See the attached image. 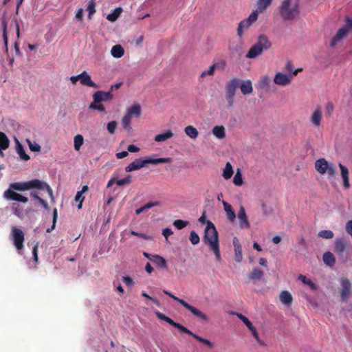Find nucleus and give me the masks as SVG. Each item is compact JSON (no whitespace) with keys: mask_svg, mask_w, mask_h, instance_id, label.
Listing matches in <instances>:
<instances>
[{"mask_svg":"<svg viewBox=\"0 0 352 352\" xmlns=\"http://www.w3.org/2000/svg\"><path fill=\"white\" fill-rule=\"evenodd\" d=\"M339 167L341 171V177L343 179V186L345 189H348L350 187L349 169L340 163L339 164Z\"/></svg>","mask_w":352,"mask_h":352,"instance_id":"obj_20","label":"nucleus"},{"mask_svg":"<svg viewBox=\"0 0 352 352\" xmlns=\"http://www.w3.org/2000/svg\"><path fill=\"white\" fill-rule=\"evenodd\" d=\"M232 175H233L232 166L230 162H227L226 164V166L223 169V177L226 179H228L231 178Z\"/></svg>","mask_w":352,"mask_h":352,"instance_id":"obj_38","label":"nucleus"},{"mask_svg":"<svg viewBox=\"0 0 352 352\" xmlns=\"http://www.w3.org/2000/svg\"><path fill=\"white\" fill-rule=\"evenodd\" d=\"M173 225L178 230H182L188 225V221L177 219L173 222Z\"/></svg>","mask_w":352,"mask_h":352,"instance_id":"obj_50","label":"nucleus"},{"mask_svg":"<svg viewBox=\"0 0 352 352\" xmlns=\"http://www.w3.org/2000/svg\"><path fill=\"white\" fill-rule=\"evenodd\" d=\"M345 228L346 232L352 236V220L346 222Z\"/></svg>","mask_w":352,"mask_h":352,"instance_id":"obj_64","label":"nucleus"},{"mask_svg":"<svg viewBox=\"0 0 352 352\" xmlns=\"http://www.w3.org/2000/svg\"><path fill=\"white\" fill-rule=\"evenodd\" d=\"M298 279L300 280L304 284L309 285L312 290L317 289L318 287L316 284L311 281L310 279H308L305 276L300 275L298 276Z\"/></svg>","mask_w":352,"mask_h":352,"instance_id":"obj_40","label":"nucleus"},{"mask_svg":"<svg viewBox=\"0 0 352 352\" xmlns=\"http://www.w3.org/2000/svg\"><path fill=\"white\" fill-rule=\"evenodd\" d=\"M189 239L192 245H197L199 243L200 239L195 231H191Z\"/></svg>","mask_w":352,"mask_h":352,"instance_id":"obj_48","label":"nucleus"},{"mask_svg":"<svg viewBox=\"0 0 352 352\" xmlns=\"http://www.w3.org/2000/svg\"><path fill=\"white\" fill-rule=\"evenodd\" d=\"M39 186L40 187H36L37 189H43V190H46L47 192H48L49 195L50 196V197L52 199L54 198V196H53V190L51 188V187L45 182H42L40 180V184H39Z\"/></svg>","mask_w":352,"mask_h":352,"instance_id":"obj_46","label":"nucleus"},{"mask_svg":"<svg viewBox=\"0 0 352 352\" xmlns=\"http://www.w3.org/2000/svg\"><path fill=\"white\" fill-rule=\"evenodd\" d=\"M96 3L94 0L89 1L87 6V10L89 12L88 17L91 19V16L93 14L96 12Z\"/></svg>","mask_w":352,"mask_h":352,"instance_id":"obj_49","label":"nucleus"},{"mask_svg":"<svg viewBox=\"0 0 352 352\" xmlns=\"http://www.w3.org/2000/svg\"><path fill=\"white\" fill-rule=\"evenodd\" d=\"M117 122L115 120L111 121L107 124V130L109 133L113 134L116 132V129L117 127Z\"/></svg>","mask_w":352,"mask_h":352,"instance_id":"obj_53","label":"nucleus"},{"mask_svg":"<svg viewBox=\"0 0 352 352\" xmlns=\"http://www.w3.org/2000/svg\"><path fill=\"white\" fill-rule=\"evenodd\" d=\"M215 65H211L209 69L206 71H204L201 74V77H205L207 75H213L214 74V70H215Z\"/></svg>","mask_w":352,"mask_h":352,"instance_id":"obj_58","label":"nucleus"},{"mask_svg":"<svg viewBox=\"0 0 352 352\" xmlns=\"http://www.w3.org/2000/svg\"><path fill=\"white\" fill-rule=\"evenodd\" d=\"M12 233L14 245L17 250H21L23 247L24 241V234L23 231L16 227H13L12 228Z\"/></svg>","mask_w":352,"mask_h":352,"instance_id":"obj_14","label":"nucleus"},{"mask_svg":"<svg viewBox=\"0 0 352 352\" xmlns=\"http://www.w3.org/2000/svg\"><path fill=\"white\" fill-rule=\"evenodd\" d=\"M344 28H346L349 32L352 30V19L346 18L344 25L342 26Z\"/></svg>","mask_w":352,"mask_h":352,"instance_id":"obj_62","label":"nucleus"},{"mask_svg":"<svg viewBox=\"0 0 352 352\" xmlns=\"http://www.w3.org/2000/svg\"><path fill=\"white\" fill-rule=\"evenodd\" d=\"M84 138L82 135H76L74 137V148L76 151H79L81 146L83 144Z\"/></svg>","mask_w":352,"mask_h":352,"instance_id":"obj_43","label":"nucleus"},{"mask_svg":"<svg viewBox=\"0 0 352 352\" xmlns=\"http://www.w3.org/2000/svg\"><path fill=\"white\" fill-rule=\"evenodd\" d=\"M172 158L170 157H160L156 159H151L150 157H146L145 160L135 159L133 162L129 164L126 168V172H131L133 170H139L148 164H158L162 163H170Z\"/></svg>","mask_w":352,"mask_h":352,"instance_id":"obj_3","label":"nucleus"},{"mask_svg":"<svg viewBox=\"0 0 352 352\" xmlns=\"http://www.w3.org/2000/svg\"><path fill=\"white\" fill-rule=\"evenodd\" d=\"M100 102H95V100H94L93 102H91L89 105V109L104 112L105 107L103 104H100Z\"/></svg>","mask_w":352,"mask_h":352,"instance_id":"obj_45","label":"nucleus"},{"mask_svg":"<svg viewBox=\"0 0 352 352\" xmlns=\"http://www.w3.org/2000/svg\"><path fill=\"white\" fill-rule=\"evenodd\" d=\"M253 337L255 338V340L258 342V343L262 346H264L265 345V343L263 341H262L261 339H260V337H259V334L258 333V331H256V329L255 327H254L253 329H252V330H250Z\"/></svg>","mask_w":352,"mask_h":352,"instance_id":"obj_57","label":"nucleus"},{"mask_svg":"<svg viewBox=\"0 0 352 352\" xmlns=\"http://www.w3.org/2000/svg\"><path fill=\"white\" fill-rule=\"evenodd\" d=\"M315 168L320 174L327 173L329 177H335L336 169L333 163L329 164L324 158L316 161Z\"/></svg>","mask_w":352,"mask_h":352,"instance_id":"obj_8","label":"nucleus"},{"mask_svg":"<svg viewBox=\"0 0 352 352\" xmlns=\"http://www.w3.org/2000/svg\"><path fill=\"white\" fill-rule=\"evenodd\" d=\"M12 26L14 27V28L16 30V36L19 38L20 36V28H19V24L18 22V20L16 17H14L12 19L10 28H11Z\"/></svg>","mask_w":352,"mask_h":352,"instance_id":"obj_55","label":"nucleus"},{"mask_svg":"<svg viewBox=\"0 0 352 352\" xmlns=\"http://www.w3.org/2000/svg\"><path fill=\"white\" fill-rule=\"evenodd\" d=\"M122 12V9L121 8H116L112 13L109 14L107 16V20L109 21L113 22L116 21L120 14Z\"/></svg>","mask_w":352,"mask_h":352,"instance_id":"obj_37","label":"nucleus"},{"mask_svg":"<svg viewBox=\"0 0 352 352\" xmlns=\"http://www.w3.org/2000/svg\"><path fill=\"white\" fill-rule=\"evenodd\" d=\"M7 28H8V22L7 19L6 18L5 14L2 16V32H3V39L4 42V45L6 46V50H8V35H7Z\"/></svg>","mask_w":352,"mask_h":352,"instance_id":"obj_27","label":"nucleus"},{"mask_svg":"<svg viewBox=\"0 0 352 352\" xmlns=\"http://www.w3.org/2000/svg\"><path fill=\"white\" fill-rule=\"evenodd\" d=\"M273 0H257L256 6L258 12H264L270 6Z\"/></svg>","mask_w":352,"mask_h":352,"instance_id":"obj_31","label":"nucleus"},{"mask_svg":"<svg viewBox=\"0 0 352 352\" xmlns=\"http://www.w3.org/2000/svg\"><path fill=\"white\" fill-rule=\"evenodd\" d=\"M238 219L239 221V226L241 228H249L250 227L245 209L242 206H240L239 210L238 212Z\"/></svg>","mask_w":352,"mask_h":352,"instance_id":"obj_16","label":"nucleus"},{"mask_svg":"<svg viewBox=\"0 0 352 352\" xmlns=\"http://www.w3.org/2000/svg\"><path fill=\"white\" fill-rule=\"evenodd\" d=\"M223 205L228 219L231 222H233L236 219V214L234 211L232 210V206L225 201H223Z\"/></svg>","mask_w":352,"mask_h":352,"instance_id":"obj_24","label":"nucleus"},{"mask_svg":"<svg viewBox=\"0 0 352 352\" xmlns=\"http://www.w3.org/2000/svg\"><path fill=\"white\" fill-rule=\"evenodd\" d=\"M127 115L132 118L133 116L139 117L141 115V107L139 104H134L127 110Z\"/></svg>","mask_w":352,"mask_h":352,"instance_id":"obj_29","label":"nucleus"},{"mask_svg":"<svg viewBox=\"0 0 352 352\" xmlns=\"http://www.w3.org/2000/svg\"><path fill=\"white\" fill-rule=\"evenodd\" d=\"M160 205V202L159 201H154V202H148L146 204H144L142 207L144 211H146L148 210V209L154 207V206H157Z\"/></svg>","mask_w":352,"mask_h":352,"instance_id":"obj_60","label":"nucleus"},{"mask_svg":"<svg viewBox=\"0 0 352 352\" xmlns=\"http://www.w3.org/2000/svg\"><path fill=\"white\" fill-rule=\"evenodd\" d=\"M322 258L324 263L327 266L333 267L336 263V258L331 252H324Z\"/></svg>","mask_w":352,"mask_h":352,"instance_id":"obj_26","label":"nucleus"},{"mask_svg":"<svg viewBox=\"0 0 352 352\" xmlns=\"http://www.w3.org/2000/svg\"><path fill=\"white\" fill-rule=\"evenodd\" d=\"M241 84V80L237 78H233L226 83V94L225 97L228 102V107H232L234 105V98Z\"/></svg>","mask_w":352,"mask_h":352,"instance_id":"obj_6","label":"nucleus"},{"mask_svg":"<svg viewBox=\"0 0 352 352\" xmlns=\"http://www.w3.org/2000/svg\"><path fill=\"white\" fill-rule=\"evenodd\" d=\"M93 98L95 102L110 101L113 100V96L110 90L109 91H98L93 95Z\"/></svg>","mask_w":352,"mask_h":352,"instance_id":"obj_15","label":"nucleus"},{"mask_svg":"<svg viewBox=\"0 0 352 352\" xmlns=\"http://www.w3.org/2000/svg\"><path fill=\"white\" fill-rule=\"evenodd\" d=\"M122 281L128 287H133L134 285L133 278L129 276H123Z\"/></svg>","mask_w":352,"mask_h":352,"instance_id":"obj_59","label":"nucleus"},{"mask_svg":"<svg viewBox=\"0 0 352 352\" xmlns=\"http://www.w3.org/2000/svg\"><path fill=\"white\" fill-rule=\"evenodd\" d=\"M58 218V211L56 208H54L53 210V219H52V226L50 228L47 229V232H50L55 228L56 223Z\"/></svg>","mask_w":352,"mask_h":352,"instance_id":"obj_52","label":"nucleus"},{"mask_svg":"<svg viewBox=\"0 0 352 352\" xmlns=\"http://www.w3.org/2000/svg\"><path fill=\"white\" fill-rule=\"evenodd\" d=\"M291 1L292 0H283L280 6V14L285 20H292L300 13L298 1H296L292 6Z\"/></svg>","mask_w":352,"mask_h":352,"instance_id":"obj_5","label":"nucleus"},{"mask_svg":"<svg viewBox=\"0 0 352 352\" xmlns=\"http://www.w3.org/2000/svg\"><path fill=\"white\" fill-rule=\"evenodd\" d=\"M16 152L20 156V157L25 161L29 160L30 156L25 153V151L23 146L17 140H16Z\"/></svg>","mask_w":352,"mask_h":352,"instance_id":"obj_30","label":"nucleus"},{"mask_svg":"<svg viewBox=\"0 0 352 352\" xmlns=\"http://www.w3.org/2000/svg\"><path fill=\"white\" fill-rule=\"evenodd\" d=\"M40 180L38 179H34L25 182H14L10 184L11 190L25 191L32 188H36L39 186Z\"/></svg>","mask_w":352,"mask_h":352,"instance_id":"obj_10","label":"nucleus"},{"mask_svg":"<svg viewBox=\"0 0 352 352\" xmlns=\"http://www.w3.org/2000/svg\"><path fill=\"white\" fill-rule=\"evenodd\" d=\"M293 69L294 67L292 62L291 60H287L284 68L285 71L287 72V74H292L293 72H294Z\"/></svg>","mask_w":352,"mask_h":352,"instance_id":"obj_61","label":"nucleus"},{"mask_svg":"<svg viewBox=\"0 0 352 352\" xmlns=\"http://www.w3.org/2000/svg\"><path fill=\"white\" fill-rule=\"evenodd\" d=\"M85 199V197L82 196V192H77L76 197H75V201L76 202H78V208L80 209L82 208V201Z\"/></svg>","mask_w":352,"mask_h":352,"instance_id":"obj_56","label":"nucleus"},{"mask_svg":"<svg viewBox=\"0 0 352 352\" xmlns=\"http://www.w3.org/2000/svg\"><path fill=\"white\" fill-rule=\"evenodd\" d=\"M111 53L113 57L119 58L124 55V50L120 45H116L111 48Z\"/></svg>","mask_w":352,"mask_h":352,"instance_id":"obj_32","label":"nucleus"},{"mask_svg":"<svg viewBox=\"0 0 352 352\" xmlns=\"http://www.w3.org/2000/svg\"><path fill=\"white\" fill-rule=\"evenodd\" d=\"M302 70V68H298L292 74H283L282 72H278L274 76V82L275 84L280 86H287L291 83L293 78Z\"/></svg>","mask_w":352,"mask_h":352,"instance_id":"obj_9","label":"nucleus"},{"mask_svg":"<svg viewBox=\"0 0 352 352\" xmlns=\"http://www.w3.org/2000/svg\"><path fill=\"white\" fill-rule=\"evenodd\" d=\"M142 296L152 300L155 303V305H157V307L160 306V302L159 300H157V298L150 296L144 292H142Z\"/></svg>","mask_w":352,"mask_h":352,"instance_id":"obj_63","label":"nucleus"},{"mask_svg":"<svg viewBox=\"0 0 352 352\" xmlns=\"http://www.w3.org/2000/svg\"><path fill=\"white\" fill-rule=\"evenodd\" d=\"M236 316L246 325L250 331L254 327L249 319L242 314L238 313Z\"/></svg>","mask_w":352,"mask_h":352,"instance_id":"obj_44","label":"nucleus"},{"mask_svg":"<svg viewBox=\"0 0 352 352\" xmlns=\"http://www.w3.org/2000/svg\"><path fill=\"white\" fill-rule=\"evenodd\" d=\"M131 117L126 113L122 118V125L128 131L132 130V127L131 126Z\"/></svg>","mask_w":352,"mask_h":352,"instance_id":"obj_39","label":"nucleus"},{"mask_svg":"<svg viewBox=\"0 0 352 352\" xmlns=\"http://www.w3.org/2000/svg\"><path fill=\"white\" fill-rule=\"evenodd\" d=\"M164 293L173 298V300H176L179 303H180L183 307H184L186 309L189 310L194 316L199 318V319L208 321V317L206 314L197 309L196 307L190 305L189 303L184 300L183 299L179 298L178 297L174 296L173 294L170 293L168 291L164 290Z\"/></svg>","mask_w":352,"mask_h":352,"instance_id":"obj_7","label":"nucleus"},{"mask_svg":"<svg viewBox=\"0 0 352 352\" xmlns=\"http://www.w3.org/2000/svg\"><path fill=\"white\" fill-rule=\"evenodd\" d=\"M349 32L343 27L339 28L337 33L333 37L331 41V46L333 47H335L337 45L338 42L342 39L344 37H345Z\"/></svg>","mask_w":352,"mask_h":352,"instance_id":"obj_19","label":"nucleus"},{"mask_svg":"<svg viewBox=\"0 0 352 352\" xmlns=\"http://www.w3.org/2000/svg\"><path fill=\"white\" fill-rule=\"evenodd\" d=\"M212 133L219 139L226 137L225 128L223 126H216L212 129Z\"/></svg>","mask_w":352,"mask_h":352,"instance_id":"obj_35","label":"nucleus"},{"mask_svg":"<svg viewBox=\"0 0 352 352\" xmlns=\"http://www.w3.org/2000/svg\"><path fill=\"white\" fill-rule=\"evenodd\" d=\"M341 289L340 291L342 301H346L351 296V283L345 278L340 280Z\"/></svg>","mask_w":352,"mask_h":352,"instance_id":"obj_12","label":"nucleus"},{"mask_svg":"<svg viewBox=\"0 0 352 352\" xmlns=\"http://www.w3.org/2000/svg\"><path fill=\"white\" fill-rule=\"evenodd\" d=\"M233 182L236 186H238L242 185L243 178H242V175L240 172H237L235 174V175L234 177Z\"/></svg>","mask_w":352,"mask_h":352,"instance_id":"obj_54","label":"nucleus"},{"mask_svg":"<svg viewBox=\"0 0 352 352\" xmlns=\"http://www.w3.org/2000/svg\"><path fill=\"white\" fill-rule=\"evenodd\" d=\"M279 298H280V302L287 306H289L292 304V300H293L292 296L287 291L281 292V293L279 296Z\"/></svg>","mask_w":352,"mask_h":352,"instance_id":"obj_25","label":"nucleus"},{"mask_svg":"<svg viewBox=\"0 0 352 352\" xmlns=\"http://www.w3.org/2000/svg\"><path fill=\"white\" fill-rule=\"evenodd\" d=\"M239 87H240L241 91L243 95L250 94L253 91L252 85L250 80H241Z\"/></svg>","mask_w":352,"mask_h":352,"instance_id":"obj_23","label":"nucleus"},{"mask_svg":"<svg viewBox=\"0 0 352 352\" xmlns=\"http://www.w3.org/2000/svg\"><path fill=\"white\" fill-rule=\"evenodd\" d=\"M322 120V111L321 108L320 107H318L314 109V112L312 113L310 118V121L314 126L318 127L321 124Z\"/></svg>","mask_w":352,"mask_h":352,"instance_id":"obj_17","label":"nucleus"},{"mask_svg":"<svg viewBox=\"0 0 352 352\" xmlns=\"http://www.w3.org/2000/svg\"><path fill=\"white\" fill-rule=\"evenodd\" d=\"M258 19V11H253L248 19L241 21L237 28V34L241 37L243 31L248 29Z\"/></svg>","mask_w":352,"mask_h":352,"instance_id":"obj_11","label":"nucleus"},{"mask_svg":"<svg viewBox=\"0 0 352 352\" xmlns=\"http://www.w3.org/2000/svg\"><path fill=\"white\" fill-rule=\"evenodd\" d=\"M347 242L344 238H337L335 240V252L340 254L346 250Z\"/></svg>","mask_w":352,"mask_h":352,"instance_id":"obj_21","label":"nucleus"},{"mask_svg":"<svg viewBox=\"0 0 352 352\" xmlns=\"http://www.w3.org/2000/svg\"><path fill=\"white\" fill-rule=\"evenodd\" d=\"M173 136V133L170 130L167 131L166 132L161 134H157L155 137V141L157 142H164L168 139L172 138Z\"/></svg>","mask_w":352,"mask_h":352,"instance_id":"obj_34","label":"nucleus"},{"mask_svg":"<svg viewBox=\"0 0 352 352\" xmlns=\"http://www.w3.org/2000/svg\"><path fill=\"white\" fill-rule=\"evenodd\" d=\"M318 236L325 239H331L334 236L333 232L330 230H324L318 232Z\"/></svg>","mask_w":352,"mask_h":352,"instance_id":"obj_42","label":"nucleus"},{"mask_svg":"<svg viewBox=\"0 0 352 352\" xmlns=\"http://www.w3.org/2000/svg\"><path fill=\"white\" fill-rule=\"evenodd\" d=\"M9 146L10 140L8 138L3 132L0 131V155L1 157L4 156L3 151L6 150Z\"/></svg>","mask_w":352,"mask_h":352,"instance_id":"obj_22","label":"nucleus"},{"mask_svg":"<svg viewBox=\"0 0 352 352\" xmlns=\"http://www.w3.org/2000/svg\"><path fill=\"white\" fill-rule=\"evenodd\" d=\"M3 197L8 201H16L21 203H27L28 197L8 188L3 192Z\"/></svg>","mask_w":352,"mask_h":352,"instance_id":"obj_13","label":"nucleus"},{"mask_svg":"<svg viewBox=\"0 0 352 352\" xmlns=\"http://www.w3.org/2000/svg\"><path fill=\"white\" fill-rule=\"evenodd\" d=\"M185 133L190 138L195 139L199 135V132L196 128L192 126H188L184 129Z\"/></svg>","mask_w":352,"mask_h":352,"instance_id":"obj_36","label":"nucleus"},{"mask_svg":"<svg viewBox=\"0 0 352 352\" xmlns=\"http://www.w3.org/2000/svg\"><path fill=\"white\" fill-rule=\"evenodd\" d=\"M152 257H153V262L155 263L157 265L162 268L166 270L167 269V262L164 258L157 254L152 256Z\"/></svg>","mask_w":352,"mask_h":352,"instance_id":"obj_33","label":"nucleus"},{"mask_svg":"<svg viewBox=\"0 0 352 352\" xmlns=\"http://www.w3.org/2000/svg\"><path fill=\"white\" fill-rule=\"evenodd\" d=\"M80 84L90 87L98 88V85L91 80V76L87 72L84 71L80 74Z\"/></svg>","mask_w":352,"mask_h":352,"instance_id":"obj_18","label":"nucleus"},{"mask_svg":"<svg viewBox=\"0 0 352 352\" xmlns=\"http://www.w3.org/2000/svg\"><path fill=\"white\" fill-rule=\"evenodd\" d=\"M264 275V272L262 270L255 267L252 270V272L249 274L248 276L250 279L253 281L260 280Z\"/></svg>","mask_w":352,"mask_h":352,"instance_id":"obj_28","label":"nucleus"},{"mask_svg":"<svg viewBox=\"0 0 352 352\" xmlns=\"http://www.w3.org/2000/svg\"><path fill=\"white\" fill-rule=\"evenodd\" d=\"M207 226L205 229V234L204 237V242L208 244L210 250L214 252L217 261L221 259L219 244V235L217 230L213 224L210 221L206 222Z\"/></svg>","mask_w":352,"mask_h":352,"instance_id":"obj_1","label":"nucleus"},{"mask_svg":"<svg viewBox=\"0 0 352 352\" xmlns=\"http://www.w3.org/2000/svg\"><path fill=\"white\" fill-rule=\"evenodd\" d=\"M131 182H132L131 176L126 175L123 179H117L116 181V183L118 186H124V185L130 184L131 183Z\"/></svg>","mask_w":352,"mask_h":352,"instance_id":"obj_47","label":"nucleus"},{"mask_svg":"<svg viewBox=\"0 0 352 352\" xmlns=\"http://www.w3.org/2000/svg\"><path fill=\"white\" fill-rule=\"evenodd\" d=\"M272 43L265 34H261L256 43L250 49L246 54L248 58H254L261 54L264 50L270 49Z\"/></svg>","mask_w":352,"mask_h":352,"instance_id":"obj_4","label":"nucleus"},{"mask_svg":"<svg viewBox=\"0 0 352 352\" xmlns=\"http://www.w3.org/2000/svg\"><path fill=\"white\" fill-rule=\"evenodd\" d=\"M155 314H156L157 317L159 319H160L162 320H164V321L166 322L167 323H168L169 324L173 326L174 327H175L177 329H178L181 332H184V333H186L192 336L197 340H198L199 342L203 343L204 344H205L206 346H207L209 348L213 347L212 343L209 340L204 338H202V337H201V336L194 333L192 331H191L190 330H189L188 329H187L184 326L182 325L179 323H177L176 322H175L173 319H171L170 318L166 316L164 314H162V313H161L160 311H157V312H155Z\"/></svg>","mask_w":352,"mask_h":352,"instance_id":"obj_2","label":"nucleus"},{"mask_svg":"<svg viewBox=\"0 0 352 352\" xmlns=\"http://www.w3.org/2000/svg\"><path fill=\"white\" fill-rule=\"evenodd\" d=\"M27 142L28 144V146L30 148V149L32 151H34V152H38L41 151V146L36 143V142H32L30 140H27Z\"/></svg>","mask_w":352,"mask_h":352,"instance_id":"obj_51","label":"nucleus"},{"mask_svg":"<svg viewBox=\"0 0 352 352\" xmlns=\"http://www.w3.org/2000/svg\"><path fill=\"white\" fill-rule=\"evenodd\" d=\"M234 253H235V255H234L235 261L237 263H240L243 259L241 245H235Z\"/></svg>","mask_w":352,"mask_h":352,"instance_id":"obj_41","label":"nucleus"}]
</instances>
